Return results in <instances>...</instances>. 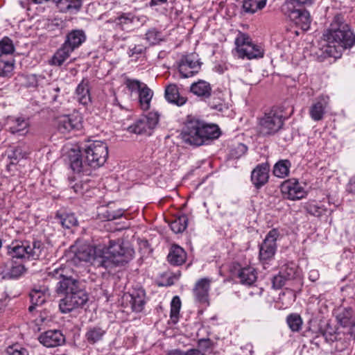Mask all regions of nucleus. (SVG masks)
Here are the masks:
<instances>
[{
    "instance_id": "1",
    "label": "nucleus",
    "mask_w": 355,
    "mask_h": 355,
    "mask_svg": "<svg viewBox=\"0 0 355 355\" xmlns=\"http://www.w3.org/2000/svg\"><path fill=\"white\" fill-rule=\"evenodd\" d=\"M134 254V249L128 242L118 239L110 241L107 247L81 245L75 251L73 261L89 262L95 268L114 274L133 259Z\"/></svg>"
},
{
    "instance_id": "2",
    "label": "nucleus",
    "mask_w": 355,
    "mask_h": 355,
    "mask_svg": "<svg viewBox=\"0 0 355 355\" xmlns=\"http://www.w3.org/2000/svg\"><path fill=\"white\" fill-rule=\"evenodd\" d=\"M64 272L63 268H55L49 275L53 278L59 279L56 292L65 295L60 300L59 309L62 313H68L83 306L87 302L88 297L85 292L79 287L78 282L71 277H67Z\"/></svg>"
},
{
    "instance_id": "3",
    "label": "nucleus",
    "mask_w": 355,
    "mask_h": 355,
    "mask_svg": "<svg viewBox=\"0 0 355 355\" xmlns=\"http://www.w3.org/2000/svg\"><path fill=\"white\" fill-rule=\"evenodd\" d=\"M220 135L216 125L207 124L193 116H189L183 128L182 139L194 146H201L210 139H217Z\"/></svg>"
},
{
    "instance_id": "4",
    "label": "nucleus",
    "mask_w": 355,
    "mask_h": 355,
    "mask_svg": "<svg viewBox=\"0 0 355 355\" xmlns=\"http://www.w3.org/2000/svg\"><path fill=\"white\" fill-rule=\"evenodd\" d=\"M322 39L328 43L354 44L355 34L349 26L345 23L344 16L338 14L334 16L329 28L324 31Z\"/></svg>"
},
{
    "instance_id": "5",
    "label": "nucleus",
    "mask_w": 355,
    "mask_h": 355,
    "mask_svg": "<svg viewBox=\"0 0 355 355\" xmlns=\"http://www.w3.org/2000/svg\"><path fill=\"white\" fill-rule=\"evenodd\" d=\"M44 248L40 241H14L7 246V253L12 258L35 260L42 256Z\"/></svg>"
},
{
    "instance_id": "6",
    "label": "nucleus",
    "mask_w": 355,
    "mask_h": 355,
    "mask_svg": "<svg viewBox=\"0 0 355 355\" xmlns=\"http://www.w3.org/2000/svg\"><path fill=\"white\" fill-rule=\"evenodd\" d=\"M86 162L93 168L103 166L108 157V147L106 143L94 141L85 148Z\"/></svg>"
},
{
    "instance_id": "7",
    "label": "nucleus",
    "mask_w": 355,
    "mask_h": 355,
    "mask_svg": "<svg viewBox=\"0 0 355 355\" xmlns=\"http://www.w3.org/2000/svg\"><path fill=\"white\" fill-rule=\"evenodd\" d=\"M283 124L282 113L272 109L259 119V131L263 136L273 135L282 128Z\"/></svg>"
},
{
    "instance_id": "8",
    "label": "nucleus",
    "mask_w": 355,
    "mask_h": 355,
    "mask_svg": "<svg viewBox=\"0 0 355 355\" xmlns=\"http://www.w3.org/2000/svg\"><path fill=\"white\" fill-rule=\"evenodd\" d=\"M279 236L277 230L272 229L266 236L263 242L259 245V259L264 265L273 259L277 250V240Z\"/></svg>"
},
{
    "instance_id": "9",
    "label": "nucleus",
    "mask_w": 355,
    "mask_h": 355,
    "mask_svg": "<svg viewBox=\"0 0 355 355\" xmlns=\"http://www.w3.org/2000/svg\"><path fill=\"white\" fill-rule=\"evenodd\" d=\"M158 121L159 115L156 112H149L130 125L128 131L137 135L144 134L150 135L152 131L157 126Z\"/></svg>"
},
{
    "instance_id": "10",
    "label": "nucleus",
    "mask_w": 355,
    "mask_h": 355,
    "mask_svg": "<svg viewBox=\"0 0 355 355\" xmlns=\"http://www.w3.org/2000/svg\"><path fill=\"white\" fill-rule=\"evenodd\" d=\"M347 47V46H310V51L315 59L322 62L328 58H340Z\"/></svg>"
},
{
    "instance_id": "11",
    "label": "nucleus",
    "mask_w": 355,
    "mask_h": 355,
    "mask_svg": "<svg viewBox=\"0 0 355 355\" xmlns=\"http://www.w3.org/2000/svg\"><path fill=\"white\" fill-rule=\"evenodd\" d=\"M201 64L196 53L183 55L178 66L179 71L184 78L192 76L200 71Z\"/></svg>"
},
{
    "instance_id": "12",
    "label": "nucleus",
    "mask_w": 355,
    "mask_h": 355,
    "mask_svg": "<svg viewBox=\"0 0 355 355\" xmlns=\"http://www.w3.org/2000/svg\"><path fill=\"white\" fill-rule=\"evenodd\" d=\"M281 191L285 198L291 200H300L306 196L304 186L295 178L284 181L281 185Z\"/></svg>"
},
{
    "instance_id": "13",
    "label": "nucleus",
    "mask_w": 355,
    "mask_h": 355,
    "mask_svg": "<svg viewBox=\"0 0 355 355\" xmlns=\"http://www.w3.org/2000/svg\"><path fill=\"white\" fill-rule=\"evenodd\" d=\"M56 126L61 133L65 134L82 128V116L78 113L62 115L56 119Z\"/></svg>"
},
{
    "instance_id": "14",
    "label": "nucleus",
    "mask_w": 355,
    "mask_h": 355,
    "mask_svg": "<svg viewBox=\"0 0 355 355\" xmlns=\"http://www.w3.org/2000/svg\"><path fill=\"white\" fill-rule=\"evenodd\" d=\"M232 53L234 58L252 60L262 58L264 50L261 46H236Z\"/></svg>"
},
{
    "instance_id": "15",
    "label": "nucleus",
    "mask_w": 355,
    "mask_h": 355,
    "mask_svg": "<svg viewBox=\"0 0 355 355\" xmlns=\"http://www.w3.org/2000/svg\"><path fill=\"white\" fill-rule=\"evenodd\" d=\"M337 322L343 328H348V334L355 338V315L349 307L339 309L336 313Z\"/></svg>"
},
{
    "instance_id": "16",
    "label": "nucleus",
    "mask_w": 355,
    "mask_h": 355,
    "mask_svg": "<svg viewBox=\"0 0 355 355\" xmlns=\"http://www.w3.org/2000/svg\"><path fill=\"white\" fill-rule=\"evenodd\" d=\"M288 17L304 31L309 28L311 17L309 12L304 8H287Z\"/></svg>"
},
{
    "instance_id": "17",
    "label": "nucleus",
    "mask_w": 355,
    "mask_h": 355,
    "mask_svg": "<svg viewBox=\"0 0 355 355\" xmlns=\"http://www.w3.org/2000/svg\"><path fill=\"white\" fill-rule=\"evenodd\" d=\"M123 297L129 302L132 311L139 313L144 310L146 304V293L144 289H134L125 294Z\"/></svg>"
},
{
    "instance_id": "18",
    "label": "nucleus",
    "mask_w": 355,
    "mask_h": 355,
    "mask_svg": "<svg viewBox=\"0 0 355 355\" xmlns=\"http://www.w3.org/2000/svg\"><path fill=\"white\" fill-rule=\"evenodd\" d=\"M211 282V280L209 278H202L196 283L193 293L196 302L201 304L208 303Z\"/></svg>"
},
{
    "instance_id": "19",
    "label": "nucleus",
    "mask_w": 355,
    "mask_h": 355,
    "mask_svg": "<svg viewBox=\"0 0 355 355\" xmlns=\"http://www.w3.org/2000/svg\"><path fill=\"white\" fill-rule=\"evenodd\" d=\"M39 340L46 347H55L62 345L65 338L60 331L50 330L40 335Z\"/></svg>"
},
{
    "instance_id": "20",
    "label": "nucleus",
    "mask_w": 355,
    "mask_h": 355,
    "mask_svg": "<svg viewBox=\"0 0 355 355\" xmlns=\"http://www.w3.org/2000/svg\"><path fill=\"white\" fill-rule=\"evenodd\" d=\"M8 131L12 135L24 136L29 131L30 122L23 117H11L8 120Z\"/></svg>"
},
{
    "instance_id": "21",
    "label": "nucleus",
    "mask_w": 355,
    "mask_h": 355,
    "mask_svg": "<svg viewBox=\"0 0 355 355\" xmlns=\"http://www.w3.org/2000/svg\"><path fill=\"white\" fill-rule=\"evenodd\" d=\"M49 295L48 288L44 286L34 288L30 293L31 305L28 308L29 311L32 312L36 306L42 305L49 298Z\"/></svg>"
},
{
    "instance_id": "22",
    "label": "nucleus",
    "mask_w": 355,
    "mask_h": 355,
    "mask_svg": "<svg viewBox=\"0 0 355 355\" xmlns=\"http://www.w3.org/2000/svg\"><path fill=\"white\" fill-rule=\"evenodd\" d=\"M269 165L263 163L257 166L251 174V180L257 188L264 185L268 180Z\"/></svg>"
},
{
    "instance_id": "23",
    "label": "nucleus",
    "mask_w": 355,
    "mask_h": 355,
    "mask_svg": "<svg viewBox=\"0 0 355 355\" xmlns=\"http://www.w3.org/2000/svg\"><path fill=\"white\" fill-rule=\"evenodd\" d=\"M328 104L329 98L327 96H322L319 97L309 108V114L311 118L315 121L322 120Z\"/></svg>"
},
{
    "instance_id": "24",
    "label": "nucleus",
    "mask_w": 355,
    "mask_h": 355,
    "mask_svg": "<svg viewBox=\"0 0 355 355\" xmlns=\"http://www.w3.org/2000/svg\"><path fill=\"white\" fill-rule=\"evenodd\" d=\"M25 272L26 269L23 264L9 261L6 263L1 275L4 279H15L20 277Z\"/></svg>"
},
{
    "instance_id": "25",
    "label": "nucleus",
    "mask_w": 355,
    "mask_h": 355,
    "mask_svg": "<svg viewBox=\"0 0 355 355\" xmlns=\"http://www.w3.org/2000/svg\"><path fill=\"white\" fill-rule=\"evenodd\" d=\"M75 98L83 105H87L91 102L89 80L83 78L78 85L75 92Z\"/></svg>"
},
{
    "instance_id": "26",
    "label": "nucleus",
    "mask_w": 355,
    "mask_h": 355,
    "mask_svg": "<svg viewBox=\"0 0 355 355\" xmlns=\"http://www.w3.org/2000/svg\"><path fill=\"white\" fill-rule=\"evenodd\" d=\"M211 87L209 83L199 80L191 85L190 91L192 94L201 98L202 99H207L211 96Z\"/></svg>"
},
{
    "instance_id": "27",
    "label": "nucleus",
    "mask_w": 355,
    "mask_h": 355,
    "mask_svg": "<svg viewBox=\"0 0 355 355\" xmlns=\"http://www.w3.org/2000/svg\"><path fill=\"white\" fill-rule=\"evenodd\" d=\"M165 98L171 103L182 106L187 102V98L180 95L175 84H169L165 88Z\"/></svg>"
},
{
    "instance_id": "28",
    "label": "nucleus",
    "mask_w": 355,
    "mask_h": 355,
    "mask_svg": "<svg viewBox=\"0 0 355 355\" xmlns=\"http://www.w3.org/2000/svg\"><path fill=\"white\" fill-rule=\"evenodd\" d=\"M106 332V329L101 326H90L87 329L85 338L88 343L94 345L103 340Z\"/></svg>"
},
{
    "instance_id": "29",
    "label": "nucleus",
    "mask_w": 355,
    "mask_h": 355,
    "mask_svg": "<svg viewBox=\"0 0 355 355\" xmlns=\"http://www.w3.org/2000/svg\"><path fill=\"white\" fill-rule=\"evenodd\" d=\"M238 278L241 284L246 286H252L257 279V270L252 266L242 268L239 271Z\"/></svg>"
},
{
    "instance_id": "30",
    "label": "nucleus",
    "mask_w": 355,
    "mask_h": 355,
    "mask_svg": "<svg viewBox=\"0 0 355 355\" xmlns=\"http://www.w3.org/2000/svg\"><path fill=\"white\" fill-rule=\"evenodd\" d=\"M167 259L173 265H182L186 260V252L182 248L174 245L171 247Z\"/></svg>"
},
{
    "instance_id": "31",
    "label": "nucleus",
    "mask_w": 355,
    "mask_h": 355,
    "mask_svg": "<svg viewBox=\"0 0 355 355\" xmlns=\"http://www.w3.org/2000/svg\"><path fill=\"white\" fill-rule=\"evenodd\" d=\"M78 46H62L53 56L51 64L53 65H61L70 55Z\"/></svg>"
},
{
    "instance_id": "32",
    "label": "nucleus",
    "mask_w": 355,
    "mask_h": 355,
    "mask_svg": "<svg viewBox=\"0 0 355 355\" xmlns=\"http://www.w3.org/2000/svg\"><path fill=\"white\" fill-rule=\"evenodd\" d=\"M55 219L64 228L69 229L76 226L78 220L75 215L72 213H68L64 211H60L57 213Z\"/></svg>"
},
{
    "instance_id": "33",
    "label": "nucleus",
    "mask_w": 355,
    "mask_h": 355,
    "mask_svg": "<svg viewBox=\"0 0 355 355\" xmlns=\"http://www.w3.org/2000/svg\"><path fill=\"white\" fill-rule=\"evenodd\" d=\"M86 40V35L83 30H73L67 35L63 44H82Z\"/></svg>"
},
{
    "instance_id": "34",
    "label": "nucleus",
    "mask_w": 355,
    "mask_h": 355,
    "mask_svg": "<svg viewBox=\"0 0 355 355\" xmlns=\"http://www.w3.org/2000/svg\"><path fill=\"white\" fill-rule=\"evenodd\" d=\"M153 95V91L146 85H144L139 92V103L142 110L149 109Z\"/></svg>"
},
{
    "instance_id": "35",
    "label": "nucleus",
    "mask_w": 355,
    "mask_h": 355,
    "mask_svg": "<svg viewBox=\"0 0 355 355\" xmlns=\"http://www.w3.org/2000/svg\"><path fill=\"white\" fill-rule=\"evenodd\" d=\"M267 0H243V8L245 12L254 13L257 10L263 9Z\"/></svg>"
},
{
    "instance_id": "36",
    "label": "nucleus",
    "mask_w": 355,
    "mask_h": 355,
    "mask_svg": "<svg viewBox=\"0 0 355 355\" xmlns=\"http://www.w3.org/2000/svg\"><path fill=\"white\" fill-rule=\"evenodd\" d=\"M188 218L187 216L184 214L179 216L178 217L175 218L171 223L170 227L171 230L175 233L178 234L182 232L187 227Z\"/></svg>"
},
{
    "instance_id": "37",
    "label": "nucleus",
    "mask_w": 355,
    "mask_h": 355,
    "mask_svg": "<svg viewBox=\"0 0 355 355\" xmlns=\"http://www.w3.org/2000/svg\"><path fill=\"white\" fill-rule=\"evenodd\" d=\"M291 163L288 160L284 159L277 162L273 168V174L278 178H284L289 173Z\"/></svg>"
},
{
    "instance_id": "38",
    "label": "nucleus",
    "mask_w": 355,
    "mask_h": 355,
    "mask_svg": "<svg viewBox=\"0 0 355 355\" xmlns=\"http://www.w3.org/2000/svg\"><path fill=\"white\" fill-rule=\"evenodd\" d=\"M15 60L12 58H0V76L10 77L12 74Z\"/></svg>"
},
{
    "instance_id": "39",
    "label": "nucleus",
    "mask_w": 355,
    "mask_h": 355,
    "mask_svg": "<svg viewBox=\"0 0 355 355\" xmlns=\"http://www.w3.org/2000/svg\"><path fill=\"white\" fill-rule=\"evenodd\" d=\"M146 40L150 44H158L160 42H165V37L161 31L152 28L146 32Z\"/></svg>"
},
{
    "instance_id": "40",
    "label": "nucleus",
    "mask_w": 355,
    "mask_h": 355,
    "mask_svg": "<svg viewBox=\"0 0 355 355\" xmlns=\"http://www.w3.org/2000/svg\"><path fill=\"white\" fill-rule=\"evenodd\" d=\"M287 324L293 331H299L302 325V319L299 314L292 313L287 316Z\"/></svg>"
},
{
    "instance_id": "41",
    "label": "nucleus",
    "mask_w": 355,
    "mask_h": 355,
    "mask_svg": "<svg viewBox=\"0 0 355 355\" xmlns=\"http://www.w3.org/2000/svg\"><path fill=\"white\" fill-rule=\"evenodd\" d=\"M214 95V97L209 103L210 107L219 112H223L224 110L227 109V105L222 97L223 94L218 92Z\"/></svg>"
},
{
    "instance_id": "42",
    "label": "nucleus",
    "mask_w": 355,
    "mask_h": 355,
    "mask_svg": "<svg viewBox=\"0 0 355 355\" xmlns=\"http://www.w3.org/2000/svg\"><path fill=\"white\" fill-rule=\"evenodd\" d=\"M181 307V301L178 296L173 297L171 302V318L174 323L178 322V315Z\"/></svg>"
},
{
    "instance_id": "43",
    "label": "nucleus",
    "mask_w": 355,
    "mask_h": 355,
    "mask_svg": "<svg viewBox=\"0 0 355 355\" xmlns=\"http://www.w3.org/2000/svg\"><path fill=\"white\" fill-rule=\"evenodd\" d=\"M89 188L90 186L89 183L83 181H78L71 186V189L75 193L80 196L86 195L87 197L90 196L89 195H87V193L89 192Z\"/></svg>"
},
{
    "instance_id": "44",
    "label": "nucleus",
    "mask_w": 355,
    "mask_h": 355,
    "mask_svg": "<svg viewBox=\"0 0 355 355\" xmlns=\"http://www.w3.org/2000/svg\"><path fill=\"white\" fill-rule=\"evenodd\" d=\"M28 155V153L24 150L22 147L17 146L12 150L8 157L11 159V163L14 164L15 162H17L20 159L26 158Z\"/></svg>"
},
{
    "instance_id": "45",
    "label": "nucleus",
    "mask_w": 355,
    "mask_h": 355,
    "mask_svg": "<svg viewBox=\"0 0 355 355\" xmlns=\"http://www.w3.org/2000/svg\"><path fill=\"white\" fill-rule=\"evenodd\" d=\"M307 209L311 214L318 217L324 214L327 211V209L323 205H320L316 202L309 204Z\"/></svg>"
},
{
    "instance_id": "46",
    "label": "nucleus",
    "mask_w": 355,
    "mask_h": 355,
    "mask_svg": "<svg viewBox=\"0 0 355 355\" xmlns=\"http://www.w3.org/2000/svg\"><path fill=\"white\" fill-rule=\"evenodd\" d=\"M286 280H288V279L280 272L272 278V287L275 289H279L285 284Z\"/></svg>"
},
{
    "instance_id": "47",
    "label": "nucleus",
    "mask_w": 355,
    "mask_h": 355,
    "mask_svg": "<svg viewBox=\"0 0 355 355\" xmlns=\"http://www.w3.org/2000/svg\"><path fill=\"white\" fill-rule=\"evenodd\" d=\"M50 319L48 318L46 315H40L38 318H37L35 321V330L40 331L42 329H44L47 322H50Z\"/></svg>"
},
{
    "instance_id": "48",
    "label": "nucleus",
    "mask_w": 355,
    "mask_h": 355,
    "mask_svg": "<svg viewBox=\"0 0 355 355\" xmlns=\"http://www.w3.org/2000/svg\"><path fill=\"white\" fill-rule=\"evenodd\" d=\"M7 355H28L26 349L18 345L10 346L6 350Z\"/></svg>"
},
{
    "instance_id": "49",
    "label": "nucleus",
    "mask_w": 355,
    "mask_h": 355,
    "mask_svg": "<svg viewBox=\"0 0 355 355\" xmlns=\"http://www.w3.org/2000/svg\"><path fill=\"white\" fill-rule=\"evenodd\" d=\"M234 44H252V40L248 35L239 32L235 38Z\"/></svg>"
},
{
    "instance_id": "50",
    "label": "nucleus",
    "mask_w": 355,
    "mask_h": 355,
    "mask_svg": "<svg viewBox=\"0 0 355 355\" xmlns=\"http://www.w3.org/2000/svg\"><path fill=\"white\" fill-rule=\"evenodd\" d=\"M71 168L73 171L80 172L83 169V162L79 155L71 158Z\"/></svg>"
},
{
    "instance_id": "51",
    "label": "nucleus",
    "mask_w": 355,
    "mask_h": 355,
    "mask_svg": "<svg viewBox=\"0 0 355 355\" xmlns=\"http://www.w3.org/2000/svg\"><path fill=\"white\" fill-rule=\"evenodd\" d=\"M144 84L137 80H128L126 81V86L130 91L138 92L143 87Z\"/></svg>"
},
{
    "instance_id": "52",
    "label": "nucleus",
    "mask_w": 355,
    "mask_h": 355,
    "mask_svg": "<svg viewBox=\"0 0 355 355\" xmlns=\"http://www.w3.org/2000/svg\"><path fill=\"white\" fill-rule=\"evenodd\" d=\"M125 212L123 209H118L116 211H106L105 214V217L107 220H112L121 217Z\"/></svg>"
},
{
    "instance_id": "53",
    "label": "nucleus",
    "mask_w": 355,
    "mask_h": 355,
    "mask_svg": "<svg viewBox=\"0 0 355 355\" xmlns=\"http://www.w3.org/2000/svg\"><path fill=\"white\" fill-rule=\"evenodd\" d=\"M135 17L131 13H123L118 17V24H132L135 21Z\"/></svg>"
},
{
    "instance_id": "54",
    "label": "nucleus",
    "mask_w": 355,
    "mask_h": 355,
    "mask_svg": "<svg viewBox=\"0 0 355 355\" xmlns=\"http://www.w3.org/2000/svg\"><path fill=\"white\" fill-rule=\"evenodd\" d=\"M248 148L243 144H239L235 149L232 150V155L235 158H239L247 152Z\"/></svg>"
},
{
    "instance_id": "55",
    "label": "nucleus",
    "mask_w": 355,
    "mask_h": 355,
    "mask_svg": "<svg viewBox=\"0 0 355 355\" xmlns=\"http://www.w3.org/2000/svg\"><path fill=\"white\" fill-rule=\"evenodd\" d=\"M281 272H282L288 279H293L295 276L296 268L293 265L291 266H285Z\"/></svg>"
},
{
    "instance_id": "56",
    "label": "nucleus",
    "mask_w": 355,
    "mask_h": 355,
    "mask_svg": "<svg viewBox=\"0 0 355 355\" xmlns=\"http://www.w3.org/2000/svg\"><path fill=\"white\" fill-rule=\"evenodd\" d=\"M66 9L67 10L74 9L76 10H79L82 6L81 0H69V1H66L65 4Z\"/></svg>"
},
{
    "instance_id": "57",
    "label": "nucleus",
    "mask_w": 355,
    "mask_h": 355,
    "mask_svg": "<svg viewBox=\"0 0 355 355\" xmlns=\"http://www.w3.org/2000/svg\"><path fill=\"white\" fill-rule=\"evenodd\" d=\"M15 53L14 46H0V58H6V56Z\"/></svg>"
},
{
    "instance_id": "58",
    "label": "nucleus",
    "mask_w": 355,
    "mask_h": 355,
    "mask_svg": "<svg viewBox=\"0 0 355 355\" xmlns=\"http://www.w3.org/2000/svg\"><path fill=\"white\" fill-rule=\"evenodd\" d=\"M312 0H289L286 3V8H296V6H302L304 4L309 3Z\"/></svg>"
},
{
    "instance_id": "59",
    "label": "nucleus",
    "mask_w": 355,
    "mask_h": 355,
    "mask_svg": "<svg viewBox=\"0 0 355 355\" xmlns=\"http://www.w3.org/2000/svg\"><path fill=\"white\" fill-rule=\"evenodd\" d=\"M198 347L204 350L205 352L207 351L208 349H211L212 347V342L209 338H203L200 339L198 340Z\"/></svg>"
},
{
    "instance_id": "60",
    "label": "nucleus",
    "mask_w": 355,
    "mask_h": 355,
    "mask_svg": "<svg viewBox=\"0 0 355 355\" xmlns=\"http://www.w3.org/2000/svg\"><path fill=\"white\" fill-rule=\"evenodd\" d=\"M141 46H135L132 49H130L128 52L129 56L136 60L138 58V55L143 52Z\"/></svg>"
},
{
    "instance_id": "61",
    "label": "nucleus",
    "mask_w": 355,
    "mask_h": 355,
    "mask_svg": "<svg viewBox=\"0 0 355 355\" xmlns=\"http://www.w3.org/2000/svg\"><path fill=\"white\" fill-rule=\"evenodd\" d=\"M346 189L347 192L355 195V176L349 180Z\"/></svg>"
},
{
    "instance_id": "62",
    "label": "nucleus",
    "mask_w": 355,
    "mask_h": 355,
    "mask_svg": "<svg viewBox=\"0 0 355 355\" xmlns=\"http://www.w3.org/2000/svg\"><path fill=\"white\" fill-rule=\"evenodd\" d=\"M28 85L30 87H36L37 85V77L35 74H31L27 76Z\"/></svg>"
},
{
    "instance_id": "63",
    "label": "nucleus",
    "mask_w": 355,
    "mask_h": 355,
    "mask_svg": "<svg viewBox=\"0 0 355 355\" xmlns=\"http://www.w3.org/2000/svg\"><path fill=\"white\" fill-rule=\"evenodd\" d=\"M319 277V273L318 270H312L309 273V278L311 281L315 282L316 281Z\"/></svg>"
},
{
    "instance_id": "64",
    "label": "nucleus",
    "mask_w": 355,
    "mask_h": 355,
    "mask_svg": "<svg viewBox=\"0 0 355 355\" xmlns=\"http://www.w3.org/2000/svg\"><path fill=\"white\" fill-rule=\"evenodd\" d=\"M185 355H204V354L198 349H190L184 352Z\"/></svg>"
}]
</instances>
